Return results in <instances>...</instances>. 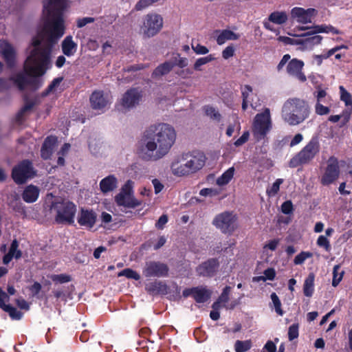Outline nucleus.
I'll list each match as a JSON object with an SVG mask.
<instances>
[{
    "label": "nucleus",
    "mask_w": 352,
    "mask_h": 352,
    "mask_svg": "<svg viewBox=\"0 0 352 352\" xmlns=\"http://www.w3.org/2000/svg\"><path fill=\"white\" fill-rule=\"evenodd\" d=\"M67 0H47L43 3V17L38 25L36 34L30 43V52L23 65V72L9 80L0 78V93L8 89L10 80L19 90H37L42 85L43 76L52 66L53 47L65 32L63 14Z\"/></svg>",
    "instance_id": "nucleus-1"
},
{
    "label": "nucleus",
    "mask_w": 352,
    "mask_h": 352,
    "mask_svg": "<svg viewBox=\"0 0 352 352\" xmlns=\"http://www.w3.org/2000/svg\"><path fill=\"white\" fill-rule=\"evenodd\" d=\"M173 127L161 123L150 126L144 133L140 149V157L146 161H157L164 157L175 143Z\"/></svg>",
    "instance_id": "nucleus-2"
},
{
    "label": "nucleus",
    "mask_w": 352,
    "mask_h": 352,
    "mask_svg": "<svg viewBox=\"0 0 352 352\" xmlns=\"http://www.w3.org/2000/svg\"><path fill=\"white\" fill-rule=\"evenodd\" d=\"M205 164V157L199 153H184L170 166L172 173L177 176H185L199 170Z\"/></svg>",
    "instance_id": "nucleus-3"
},
{
    "label": "nucleus",
    "mask_w": 352,
    "mask_h": 352,
    "mask_svg": "<svg viewBox=\"0 0 352 352\" xmlns=\"http://www.w3.org/2000/svg\"><path fill=\"white\" fill-rule=\"evenodd\" d=\"M309 114V105L299 98L287 100L282 109V117L290 125L300 124L308 118Z\"/></svg>",
    "instance_id": "nucleus-4"
},
{
    "label": "nucleus",
    "mask_w": 352,
    "mask_h": 352,
    "mask_svg": "<svg viewBox=\"0 0 352 352\" xmlns=\"http://www.w3.org/2000/svg\"><path fill=\"white\" fill-rule=\"evenodd\" d=\"M52 208L56 212L55 220L58 223L73 224L76 213V206L69 201L53 202Z\"/></svg>",
    "instance_id": "nucleus-5"
},
{
    "label": "nucleus",
    "mask_w": 352,
    "mask_h": 352,
    "mask_svg": "<svg viewBox=\"0 0 352 352\" xmlns=\"http://www.w3.org/2000/svg\"><path fill=\"white\" fill-rule=\"evenodd\" d=\"M36 175L32 163L28 160H24L17 166H14L12 171V177L17 184H22L28 179Z\"/></svg>",
    "instance_id": "nucleus-6"
},
{
    "label": "nucleus",
    "mask_w": 352,
    "mask_h": 352,
    "mask_svg": "<svg viewBox=\"0 0 352 352\" xmlns=\"http://www.w3.org/2000/svg\"><path fill=\"white\" fill-rule=\"evenodd\" d=\"M163 26V19L157 14H148L145 16L141 29L144 38H151L156 35Z\"/></svg>",
    "instance_id": "nucleus-7"
},
{
    "label": "nucleus",
    "mask_w": 352,
    "mask_h": 352,
    "mask_svg": "<svg viewBox=\"0 0 352 352\" xmlns=\"http://www.w3.org/2000/svg\"><path fill=\"white\" fill-rule=\"evenodd\" d=\"M213 224L224 234H231L236 228V217L232 212H225L218 214Z\"/></svg>",
    "instance_id": "nucleus-8"
},
{
    "label": "nucleus",
    "mask_w": 352,
    "mask_h": 352,
    "mask_svg": "<svg viewBox=\"0 0 352 352\" xmlns=\"http://www.w3.org/2000/svg\"><path fill=\"white\" fill-rule=\"evenodd\" d=\"M271 127L270 112L269 109H265L261 113L257 114L254 118V133L263 138Z\"/></svg>",
    "instance_id": "nucleus-9"
},
{
    "label": "nucleus",
    "mask_w": 352,
    "mask_h": 352,
    "mask_svg": "<svg viewBox=\"0 0 352 352\" xmlns=\"http://www.w3.org/2000/svg\"><path fill=\"white\" fill-rule=\"evenodd\" d=\"M339 174L338 161L336 157L331 156L327 161V166L321 179V183L323 185H329L338 178Z\"/></svg>",
    "instance_id": "nucleus-10"
},
{
    "label": "nucleus",
    "mask_w": 352,
    "mask_h": 352,
    "mask_svg": "<svg viewBox=\"0 0 352 352\" xmlns=\"http://www.w3.org/2000/svg\"><path fill=\"white\" fill-rule=\"evenodd\" d=\"M168 267L162 263L150 261L146 263L144 269V274L146 276H166L168 274Z\"/></svg>",
    "instance_id": "nucleus-11"
},
{
    "label": "nucleus",
    "mask_w": 352,
    "mask_h": 352,
    "mask_svg": "<svg viewBox=\"0 0 352 352\" xmlns=\"http://www.w3.org/2000/svg\"><path fill=\"white\" fill-rule=\"evenodd\" d=\"M211 294L210 290L202 286L185 289L182 293L184 297L192 296L199 303L206 302L210 298Z\"/></svg>",
    "instance_id": "nucleus-12"
},
{
    "label": "nucleus",
    "mask_w": 352,
    "mask_h": 352,
    "mask_svg": "<svg viewBox=\"0 0 352 352\" xmlns=\"http://www.w3.org/2000/svg\"><path fill=\"white\" fill-rule=\"evenodd\" d=\"M142 97V91L138 88H131L123 95L122 105L127 109L133 108L139 104Z\"/></svg>",
    "instance_id": "nucleus-13"
},
{
    "label": "nucleus",
    "mask_w": 352,
    "mask_h": 352,
    "mask_svg": "<svg viewBox=\"0 0 352 352\" xmlns=\"http://www.w3.org/2000/svg\"><path fill=\"white\" fill-rule=\"evenodd\" d=\"M219 267L217 258H212L202 263L197 267V272L199 276L212 277L214 276Z\"/></svg>",
    "instance_id": "nucleus-14"
},
{
    "label": "nucleus",
    "mask_w": 352,
    "mask_h": 352,
    "mask_svg": "<svg viewBox=\"0 0 352 352\" xmlns=\"http://www.w3.org/2000/svg\"><path fill=\"white\" fill-rule=\"evenodd\" d=\"M319 148L318 138L317 136H314L298 154L303 162L307 164L319 152Z\"/></svg>",
    "instance_id": "nucleus-15"
},
{
    "label": "nucleus",
    "mask_w": 352,
    "mask_h": 352,
    "mask_svg": "<svg viewBox=\"0 0 352 352\" xmlns=\"http://www.w3.org/2000/svg\"><path fill=\"white\" fill-rule=\"evenodd\" d=\"M0 53L2 54L7 66L13 67L15 64L16 54L13 47L4 41H0Z\"/></svg>",
    "instance_id": "nucleus-16"
},
{
    "label": "nucleus",
    "mask_w": 352,
    "mask_h": 352,
    "mask_svg": "<svg viewBox=\"0 0 352 352\" xmlns=\"http://www.w3.org/2000/svg\"><path fill=\"white\" fill-rule=\"evenodd\" d=\"M317 11L314 8L305 10L302 8H294L292 10L291 15L293 18H297L299 23H307L311 22V17Z\"/></svg>",
    "instance_id": "nucleus-17"
},
{
    "label": "nucleus",
    "mask_w": 352,
    "mask_h": 352,
    "mask_svg": "<svg viewBox=\"0 0 352 352\" xmlns=\"http://www.w3.org/2000/svg\"><path fill=\"white\" fill-rule=\"evenodd\" d=\"M303 66V61L294 58L289 62L287 66V72L289 74L295 76L301 82H305L307 78L302 72Z\"/></svg>",
    "instance_id": "nucleus-18"
},
{
    "label": "nucleus",
    "mask_w": 352,
    "mask_h": 352,
    "mask_svg": "<svg viewBox=\"0 0 352 352\" xmlns=\"http://www.w3.org/2000/svg\"><path fill=\"white\" fill-rule=\"evenodd\" d=\"M96 214L93 210L82 208L78 215V223L88 228H91L96 221Z\"/></svg>",
    "instance_id": "nucleus-19"
},
{
    "label": "nucleus",
    "mask_w": 352,
    "mask_h": 352,
    "mask_svg": "<svg viewBox=\"0 0 352 352\" xmlns=\"http://www.w3.org/2000/svg\"><path fill=\"white\" fill-rule=\"evenodd\" d=\"M57 138L53 135L45 138L41 149V155L43 159L47 160L50 157L53 149L57 144Z\"/></svg>",
    "instance_id": "nucleus-20"
},
{
    "label": "nucleus",
    "mask_w": 352,
    "mask_h": 352,
    "mask_svg": "<svg viewBox=\"0 0 352 352\" xmlns=\"http://www.w3.org/2000/svg\"><path fill=\"white\" fill-rule=\"evenodd\" d=\"M173 69L170 60H168L159 65L152 72L151 78L155 80H160L162 76L168 74Z\"/></svg>",
    "instance_id": "nucleus-21"
},
{
    "label": "nucleus",
    "mask_w": 352,
    "mask_h": 352,
    "mask_svg": "<svg viewBox=\"0 0 352 352\" xmlns=\"http://www.w3.org/2000/svg\"><path fill=\"white\" fill-rule=\"evenodd\" d=\"M302 34L294 35V36L304 37V38H301V47H299L300 50L310 49L315 45L320 43L322 39V37L319 35L302 36Z\"/></svg>",
    "instance_id": "nucleus-22"
},
{
    "label": "nucleus",
    "mask_w": 352,
    "mask_h": 352,
    "mask_svg": "<svg viewBox=\"0 0 352 352\" xmlns=\"http://www.w3.org/2000/svg\"><path fill=\"white\" fill-rule=\"evenodd\" d=\"M91 107L94 109H102L107 104V100L101 91H94L90 96Z\"/></svg>",
    "instance_id": "nucleus-23"
},
{
    "label": "nucleus",
    "mask_w": 352,
    "mask_h": 352,
    "mask_svg": "<svg viewBox=\"0 0 352 352\" xmlns=\"http://www.w3.org/2000/svg\"><path fill=\"white\" fill-rule=\"evenodd\" d=\"M100 188L103 193L113 191L117 188V179L114 175H109L100 181Z\"/></svg>",
    "instance_id": "nucleus-24"
},
{
    "label": "nucleus",
    "mask_w": 352,
    "mask_h": 352,
    "mask_svg": "<svg viewBox=\"0 0 352 352\" xmlns=\"http://www.w3.org/2000/svg\"><path fill=\"white\" fill-rule=\"evenodd\" d=\"M39 189L33 185H30L24 190L22 197L25 202L32 203L37 199Z\"/></svg>",
    "instance_id": "nucleus-25"
},
{
    "label": "nucleus",
    "mask_w": 352,
    "mask_h": 352,
    "mask_svg": "<svg viewBox=\"0 0 352 352\" xmlns=\"http://www.w3.org/2000/svg\"><path fill=\"white\" fill-rule=\"evenodd\" d=\"M146 289L153 295H157L159 294H164L167 293V287L162 282L155 281L150 283L146 286Z\"/></svg>",
    "instance_id": "nucleus-26"
},
{
    "label": "nucleus",
    "mask_w": 352,
    "mask_h": 352,
    "mask_svg": "<svg viewBox=\"0 0 352 352\" xmlns=\"http://www.w3.org/2000/svg\"><path fill=\"white\" fill-rule=\"evenodd\" d=\"M77 47L76 43L72 41V37L68 36L62 42V50L65 55L70 56L74 54Z\"/></svg>",
    "instance_id": "nucleus-27"
},
{
    "label": "nucleus",
    "mask_w": 352,
    "mask_h": 352,
    "mask_svg": "<svg viewBox=\"0 0 352 352\" xmlns=\"http://www.w3.org/2000/svg\"><path fill=\"white\" fill-rule=\"evenodd\" d=\"M218 32H219V34L217 38V42L219 45L223 44L226 41H235L239 38V34L230 30H223Z\"/></svg>",
    "instance_id": "nucleus-28"
},
{
    "label": "nucleus",
    "mask_w": 352,
    "mask_h": 352,
    "mask_svg": "<svg viewBox=\"0 0 352 352\" xmlns=\"http://www.w3.org/2000/svg\"><path fill=\"white\" fill-rule=\"evenodd\" d=\"M315 275L311 272L305 280L303 285V293L305 296L311 297L314 292Z\"/></svg>",
    "instance_id": "nucleus-29"
},
{
    "label": "nucleus",
    "mask_w": 352,
    "mask_h": 352,
    "mask_svg": "<svg viewBox=\"0 0 352 352\" xmlns=\"http://www.w3.org/2000/svg\"><path fill=\"white\" fill-rule=\"evenodd\" d=\"M268 19L276 24H283L287 21V15L284 12H274L270 14Z\"/></svg>",
    "instance_id": "nucleus-30"
},
{
    "label": "nucleus",
    "mask_w": 352,
    "mask_h": 352,
    "mask_svg": "<svg viewBox=\"0 0 352 352\" xmlns=\"http://www.w3.org/2000/svg\"><path fill=\"white\" fill-rule=\"evenodd\" d=\"M234 173V168L231 167L227 170L223 175L217 179V184L219 186H223L231 180L233 177Z\"/></svg>",
    "instance_id": "nucleus-31"
},
{
    "label": "nucleus",
    "mask_w": 352,
    "mask_h": 352,
    "mask_svg": "<svg viewBox=\"0 0 352 352\" xmlns=\"http://www.w3.org/2000/svg\"><path fill=\"white\" fill-rule=\"evenodd\" d=\"M171 63H173V67L175 66H178L180 68H184L188 65V59L186 58H182L179 54H176L173 55L170 58Z\"/></svg>",
    "instance_id": "nucleus-32"
},
{
    "label": "nucleus",
    "mask_w": 352,
    "mask_h": 352,
    "mask_svg": "<svg viewBox=\"0 0 352 352\" xmlns=\"http://www.w3.org/2000/svg\"><path fill=\"white\" fill-rule=\"evenodd\" d=\"M131 195H124L120 192L115 197V201L119 206H123L128 208V204H130Z\"/></svg>",
    "instance_id": "nucleus-33"
},
{
    "label": "nucleus",
    "mask_w": 352,
    "mask_h": 352,
    "mask_svg": "<svg viewBox=\"0 0 352 352\" xmlns=\"http://www.w3.org/2000/svg\"><path fill=\"white\" fill-rule=\"evenodd\" d=\"M252 347V342L250 340L241 341L236 340L234 344L236 352H245Z\"/></svg>",
    "instance_id": "nucleus-34"
},
{
    "label": "nucleus",
    "mask_w": 352,
    "mask_h": 352,
    "mask_svg": "<svg viewBox=\"0 0 352 352\" xmlns=\"http://www.w3.org/2000/svg\"><path fill=\"white\" fill-rule=\"evenodd\" d=\"M340 269V265H336L333 267V280H332V285L333 287H336L342 279V276H343V274L344 272V271L339 272Z\"/></svg>",
    "instance_id": "nucleus-35"
},
{
    "label": "nucleus",
    "mask_w": 352,
    "mask_h": 352,
    "mask_svg": "<svg viewBox=\"0 0 352 352\" xmlns=\"http://www.w3.org/2000/svg\"><path fill=\"white\" fill-rule=\"evenodd\" d=\"M25 105L21 108V109L18 113V116L19 117H22L27 111H30L34 105L38 103V98H35L34 100H30L27 98H25Z\"/></svg>",
    "instance_id": "nucleus-36"
},
{
    "label": "nucleus",
    "mask_w": 352,
    "mask_h": 352,
    "mask_svg": "<svg viewBox=\"0 0 352 352\" xmlns=\"http://www.w3.org/2000/svg\"><path fill=\"white\" fill-rule=\"evenodd\" d=\"M314 30H311L306 33L302 34V36H309L314 35L316 33L319 32H332L334 30V28L332 26H325V25H315L314 26Z\"/></svg>",
    "instance_id": "nucleus-37"
},
{
    "label": "nucleus",
    "mask_w": 352,
    "mask_h": 352,
    "mask_svg": "<svg viewBox=\"0 0 352 352\" xmlns=\"http://www.w3.org/2000/svg\"><path fill=\"white\" fill-rule=\"evenodd\" d=\"M340 99L344 102L346 106L352 105V97L350 93H349L343 86L340 87Z\"/></svg>",
    "instance_id": "nucleus-38"
},
{
    "label": "nucleus",
    "mask_w": 352,
    "mask_h": 352,
    "mask_svg": "<svg viewBox=\"0 0 352 352\" xmlns=\"http://www.w3.org/2000/svg\"><path fill=\"white\" fill-rule=\"evenodd\" d=\"M124 276L128 278H132L134 280H139L140 278V275L134 270L130 268H126L122 270L118 273V276Z\"/></svg>",
    "instance_id": "nucleus-39"
},
{
    "label": "nucleus",
    "mask_w": 352,
    "mask_h": 352,
    "mask_svg": "<svg viewBox=\"0 0 352 352\" xmlns=\"http://www.w3.org/2000/svg\"><path fill=\"white\" fill-rule=\"evenodd\" d=\"M63 80V77L54 78L51 84L48 86L47 89L42 93L43 96H47L50 93L52 92L56 87H57Z\"/></svg>",
    "instance_id": "nucleus-40"
},
{
    "label": "nucleus",
    "mask_w": 352,
    "mask_h": 352,
    "mask_svg": "<svg viewBox=\"0 0 352 352\" xmlns=\"http://www.w3.org/2000/svg\"><path fill=\"white\" fill-rule=\"evenodd\" d=\"M214 58L212 56V55H209L206 57L200 58L196 60V62L194 64V69L197 71L201 70V66L207 64L209 62H211Z\"/></svg>",
    "instance_id": "nucleus-41"
},
{
    "label": "nucleus",
    "mask_w": 352,
    "mask_h": 352,
    "mask_svg": "<svg viewBox=\"0 0 352 352\" xmlns=\"http://www.w3.org/2000/svg\"><path fill=\"white\" fill-rule=\"evenodd\" d=\"M6 312L8 313L10 316L13 319H20L22 316V313L16 309V308L8 305L6 307Z\"/></svg>",
    "instance_id": "nucleus-42"
},
{
    "label": "nucleus",
    "mask_w": 352,
    "mask_h": 352,
    "mask_svg": "<svg viewBox=\"0 0 352 352\" xmlns=\"http://www.w3.org/2000/svg\"><path fill=\"white\" fill-rule=\"evenodd\" d=\"M278 40L287 45H296L301 47V38L294 39L287 36H281L278 37Z\"/></svg>",
    "instance_id": "nucleus-43"
},
{
    "label": "nucleus",
    "mask_w": 352,
    "mask_h": 352,
    "mask_svg": "<svg viewBox=\"0 0 352 352\" xmlns=\"http://www.w3.org/2000/svg\"><path fill=\"white\" fill-rule=\"evenodd\" d=\"M51 279L56 283H63L71 280V277L66 274H53Z\"/></svg>",
    "instance_id": "nucleus-44"
},
{
    "label": "nucleus",
    "mask_w": 352,
    "mask_h": 352,
    "mask_svg": "<svg viewBox=\"0 0 352 352\" xmlns=\"http://www.w3.org/2000/svg\"><path fill=\"white\" fill-rule=\"evenodd\" d=\"M206 113L208 116L210 117V118L213 120L219 121L221 119V114L212 107H206Z\"/></svg>",
    "instance_id": "nucleus-45"
},
{
    "label": "nucleus",
    "mask_w": 352,
    "mask_h": 352,
    "mask_svg": "<svg viewBox=\"0 0 352 352\" xmlns=\"http://www.w3.org/2000/svg\"><path fill=\"white\" fill-rule=\"evenodd\" d=\"M271 299L274 305L276 312L279 315H282L283 310L281 309V307H280L281 303H280V301L278 296L275 293H272L271 294Z\"/></svg>",
    "instance_id": "nucleus-46"
},
{
    "label": "nucleus",
    "mask_w": 352,
    "mask_h": 352,
    "mask_svg": "<svg viewBox=\"0 0 352 352\" xmlns=\"http://www.w3.org/2000/svg\"><path fill=\"white\" fill-rule=\"evenodd\" d=\"M311 256H312L311 253L302 252L301 253H300L295 257L294 262L296 265H300L305 261V260L306 258L311 257Z\"/></svg>",
    "instance_id": "nucleus-47"
},
{
    "label": "nucleus",
    "mask_w": 352,
    "mask_h": 352,
    "mask_svg": "<svg viewBox=\"0 0 352 352\" xmlns=\"http://www.w3.org/2000/svg\"><path fill=\"white\" fill-rule=\"evenodd\" d=\"M318 245L320 247H323L327 251H329L331 249V245L329 240L324 236L321 235L318 237L317 240Z\"/></svg>",
    "instance_id": "nucleus-48"
},
{
    "label": "nucleus",
    "mask_w": 352,
    "mask_h": 352,
    "mask_svg": "<svg viewBox=\"0 0 352 352\" xmlns=\"http://www.w3.org/2000/svg\"><path fill=\"white\" fill-rule=\"evenodd\" d=\"M283 180L282 179H278L273 184L270 190H267V192L270 195H275L279 190V186L283 183Z\"/></svg>",
    "instance_id": "nucleus-49"
},
{
    "label": "nucleus",
    "mask_w": 352,
    "mask_h": 352,
    "mask_svg": "<svg viewBox=\"0 0 352 352\" xmlns=\"http://www.w3.org/2000/svg\"><path fill=\"white\" fill-rule=\"evenodd\" d=\"M293 204L291 201H286L283 202L281 206V210L285 214H289L293 212Z\"/></svg>",
    "instance_id": "nucleus-50"
},
{
    "label": "nucleus",
    "mask_w": 352,
    "mask_h": 352,
    "mask_svg": "<svg viewBox=\"0 0 352 352\" xmlns=\"http://www.w3.org/2000/svg\"><path fill=\"white\" fill-rule=\"evenodd\" d=\"M330 109L327 107L323 106L320 102H317L316 104V113L318 115H327L329 113Z\"/></svg>",
    "instance_id": "nucleus-51"
},
{
    "label": "nucleus",
    "mask_w": 352,
    "mask_h": 352,
    "mask_svg": "<svg viewBox=\"0 0 352 352\" xmlns=\"http://www.w3.org/2000/svg\"><path fill=\"white\" fill-rule=\"evenodd\" d=\"M304 164L305 163L303 162V160L298 153L296 156L291 159L289 162V166L292 168H295Z\"/></svg>",
    "instance_id": "nucleus-52"
},
{
    "label": "nucleus",
    "mask_w": 352,
    "mask_h": 352,
    "mask_svg": "<svg viewBox=\"0 0 352 352\" xmlns=\"http://www.w3.org/2000/svg\"><path fill=\"white\" fill-rule=\"evenodd\" d=\"M8 295L0 288V307L4 311L6 309V307L8 305L5 304V300H9Z\"/></svg>",
    "instance_id": "nucleus-53"
},
{
    "label": "nucleus",
    "mask_w": 352,
    "mask_h": 352,
    "mask_svg": "<svg viewBox=\"0 0 352 352\" xmlns=\"http://www.w3.org/2000/svg\"><path fill=\"white\" fill-rule=\"evenodd\" d=\"M276 344L272 340H268L266 342V344L264 345L263 351L261 352H276Z\"/></svg>",
    "instance_id": "nucleus-54"
},
{
    "label": "nucleus",
    "mask_w": 352,
    "mask_h": 352,
    "mask_svg": "<svg viewBox=\"0 0 352 352\" xmlns=\"http://www.w3.org/2000/svg\"><path fill=\"white\" fill-rule=\"evenodd\" d=\"M144 67L142 64L129 65L123 69L124 73L135 72L144 69Z\"/></svg>",
    "instance_id": "nucleus-55"
},
{
    "label": "nucleus",
    "mask_w": 352,
    "mask_h": 352,
    "mask_svg": "<svg viewBox=\"0 0 352 352\" xmlns=\"http://www.w3.org/2000/svg\"><path fill=\"white\" fill-rule=\"evenodd\" d=\"M192 49L197 54H206L208 52V50L206 47L197 44L196 45L192 44Z\"/></svg>",
    "instance_id": "nucleus-56"
},
{
    "label": "nucleus",
    "mask_w": 352,
    "mask_h": 352,
    "mask_svg": "<svg viewBox=\"0 0 352 352\" xmlns=\"http://www.w3.org/2000/svg\"><path fill=\"white\" fill-rule=\"evenodd\" d=\"M249 132L248 131H245L243 133V134L237 140L234 142V144L236 146H240L241 145H243L244 143H245L248 138H249Z\"/></svg>",
    "instance_id": "nucleus-57"
},
{
    "label": "nucleus",
    "mask_w": 352,
    "mask_h": 352,
    "mask_svg": "<svg viewBox=\"0 0 352 352\" xmlns=\"http://www.w3.org/2000/svg\"><path fill=\"white\" fill-rule=\"evenodd\" d=\"M133 182L128 180L122 188L120 192H123L124 195H131Z\"/></svg>",
    "instance_id": "nucleus-58"
},
{
    "label": "nucleus",
    "mask_w": 352,
    "mask_h": 352,
    "mask_svg": "<svg viewBox=\"0 0 352 352\" xmlns=\"http://www.w3.org/2000/svg\"><path fill=\"white\" fill-rule=\"evenodd\" d=\"M234 48L233 46L230 45L228 46L222 52V56L225 59H228L229 58L234 56Z\"/></svg>",
    "instance_id": "nucleus-59"
},
{
    "label": "nucleus",
    "mask_w": 352,
    "mask_h": 352,
    "mask_svg": "<svg viewBox=\"0 0 352 352\" xmlns=\"http://www.w3.org/2000/svg\"><path fill=\"white\" fill-rule=\"evenodd\" d=\"M168 222V216L166 214H162L157 223H155V227L157 229L162 230L164 228L165 224Z\"/></svg>",
    "instance_id": "nucleus-60"
},
{
    "label": "nucleus",
    "mask_w": 352,
    "mask_h": 352,
    "mask_svg": "<svg viewBox=\"0 0 352 352\" xmlns=\"http://www.w3.org/2000/svg\"><path fill=\"white\" fill-rule=\"evenodd\" d=\"M192 334L198 342H202L207 338L206 331H192Z\"/></svg>",
    "instance_id": "nucleus-61"
},
{
    "label": "nucleus",
    "mask_w": 352,
    "mask_h": 352,
    "mask_svg": "<svg viewBox=\"0 0 352 352\" xmlns=\"http://www.w3.org/2000/svg\"><path fill=\"white\" fill-rule=\"evenodd\" d=\"M95 21V19L93 17H85L82 19H79L78 20L77 26L78 28H82L86 25L87 23H93Z\"/></svg>",
    "instance_id": "nucleus-62"
},
{
    "label": "nucleus",
    "mask_w": 352,
    "mask_h": 352,
    "mask_svg": "<svg viewBox=\"0 0 352 352\" xmlns=\"http://www.w3.org/2000/svg\"><path fill=\"white\" fill-rule=\"evenodd\" d=\"M264 276L266 280H273L276 276V272L274 268H267L264 271Z\"/></svg>",
    "instance_id": "nucleus-63"
},
{
    "label": "nucleus",
    "mask_w": 352,
    "mask_h": 352,
    "mask_svg": "<svg viewBox=\"0 0 352 352\" xmlns=\"http://www.w3.org/2000/svg\"><path fill=\"white\" fill-rule=\"evenodd\" d=\"M41 289V285L38 283L35 282L30 287V290L34 296L37 295Z\"/></svg>",
    "instance_id": "nucleus-64"
}]
</instances>
